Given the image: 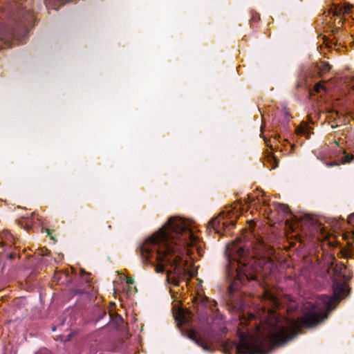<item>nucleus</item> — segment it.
I'll list each match as a JSON object with an SVG mask.
<instances>
[{
    "instance_id": "nucleus-32",
    "label": "nucleus",
    "mask_w": 354,
    "mask_h": 354,
    "mask_svg": "<svg viewBox=\"0 0 354 354\" xmlns=\"http://www.w3.org/2000/svg\"><path fill=\"white\" fill-rule=\"evenodd\" d=\"M335 114H336L337 115H338V114H339V113H338V112H337V111H335Z\"/></svg>"
},
{
    "instance_id": "nucleus-10",
    "label": "nucleus",
    "mask_w": 354,
    "mask_h": 354,
    "mask_svg": "<svg viewBox=\"0 0 354 354\" xmlns=\"http://www.w3.org/2000/svg\"><path fill=\"white\" fill-rule=\"evenodd\" d=\"M266 164L270 169H274L278 167L279 160L272 154H268L266 158Z\"/></svg>"
},
{
    "instance_id": "nucleus-18",
    "label": "nucleus",
    "mask_w": 354,
    "mask_h": 354,
    "mask_svg": "<svg viewBox=\"0 0 354 354\" xmlns=\"http://www.w3.org/2000/svg\"><path fill=\"white\" fill-rule=\"evenodd\" d=\"M177 319L179 320L180 322L181 323H185L187 322V319L186 317V315L184 313V312L183 311V310H180L178 313V317Z\"/></svg>"
},
{
    "instance_id": "nucleus-31",
    "label": "nucleus",
    "mask_w": 354,
    "mask_h": 354,
    "mask_svg": "<svg viewBox=\"0 0 354 354\" xmlns=\"http://www.w3.org/2000/svg\"><path fill=\"white\" fill-rule=\"evenodd\" d=\"M35 215V213H32V217L33 218V216Z\"/></svg>"
},
{
    "instance_id": "nucleus-2",
    "label": "nucleus",
    "mask_w": 354,
    "mask_h": 354,
    "mask_svg": "<svg viewBox=\"0 0 354 354\" xmlns=\"http://www.w3.org/2000/svg\"><path fill=\"white\" fill-rule=\"evenodd\" d=\"M203 243L190 221L170 217L158 230L148 236L139 247L143 261L151 266H194L203 254Z\"/></svg>"
},
{
    "instance_id": "nucleus-25",
    "label": "nucleus",
    "mask_w": 354,
    "mask_h": 354,
    "mask_svg": "<svg viewBox=\"0 0 354 354\" xmlns=\"http://www.w3.org/2000/svg\"><path fill=\"white\" fill-rule=\"evenodd\" d=\"M44 230L47 233L48 236H50L51 232L49 229H44Z\"/></svg>"
},
{
    "instance_id": "nucleus-22",
    "label": "nucleus",
    "mask_w": 354,
    "mask_h": 354,
    "mask_svg": "<svg viewBox=\"0 0 354 354\" xmlns=\"http://www.w3.org/2000/svg\"><path fill=\"white\" fill-rule=\"evenodd\" d=\"M156 268V271L157 272H164L165 270V268L167 267H162V266H160V267H155Z\"/></svg>"
},
{
    "instance_id": "nucleus-28",
    "label": "nucleus",
    "mask_w": 354,
    "mask_h": 354,
    "mask_svg": "<svg viewBox=\"0 0 354 354\" xmlns=\"http://www.w3.org/2000/svg\"><path fill=\"white\" fill-rule=\"evenodd\" d=\"M74 268H74V267H73V266H71V267H70V270H71V272H73V270H75Z\"/></svg>"
},
{
    "instance_id": "nucleus-16",
    "label": "nucleus",
    "mask_w": 354,
    "mask_h": 354,
    "mask_svg": "<svg viewBox=\"0 0 354 354\" xmlns=\"http://www.w3.org/2000/svg\"><path fill=\"white\" fill-rule=\"evenodd\" d=\"M342 9L343 15H350L354 10V6L349 3H346L344 6H343Z\"/></svg>"
},
{
    "instance_id": "nucleus-14",
    "label": "nucleus",
    "mask_w": 354,
    "mask_h": 354,
    "mask_svg": "<svg viewBox=\"0 0 354 354\" xmlns=\"http://www.w3.org/2000/svg\"><path fill=\"white\" fill-rule=\"evenodd\" d=\"M348 223L350 224V225H354V213L351 214L348 217ZM343 237L344 239H348L349 237H351V239L354 241V229L348 234H344L343 235Z\"/></svg>"
},
{
    "instance_id": "nucleus-7",
    "label": "nucleus",
    "mask_w": 354,
    "mask_h": 354,
    "mask_svg": "<svg viewBox=\"0 0 354 354\" xmlns=\"http://www.w3.org/2000/svg\"><path fill=\"white\" fill-rule=\"evenodd\" d=\"M172 270H167L168 283L178 286L181 281H188L195 276V272L187 269L188 267H171Z\"/></svg>"
},
{
    "instance_id": "nucleus-21",
    "label": "nucleus",
    "mask_w": 354,
    "mask_h": 354,
    "mask_svg": "<svg viewBox=\"0 0 354 354\" xmlns=\"http://www.w3.org/2000/svg\"><path fill=\"white\" fill-rule=\"evenodd\" d=\"M126 281L127 285H131L133 283V279L131 277H127L124 274L120 277Z\"/></svg>"
},
{
    "instance_id": "nucleus-27",
    "label": "nucleus",
    "mask_w": 354,
    "mask_h": 354,
    "mask_svg": "<svg viewBox=\"0 0 354 354\" xmlns=\"http://www.w3.org/2000/svg\"><path fill=\"white\" fill-rule=\"evenodd\" d=\"M208 299L207 297H205L203 300V305H206L207 304V301Z\"/></svg>"
},
{
    "instance_id": "nucleus-13",
    "label": "nucleus",
    "mask_w": 354,
    "mask_h": 354,
    "mask_svg": "<svg viewBox=\"0 0 354 354\" xmlns=\"http://www.w3.org/2000/svg\"><path fill=\"white\" fill-rule=\"evenodd\" d=\"M338 153L343 155V156L341 158L342 164L350 162L352 160L354 159V156L353 155L347 154L346 151L342 149L338 151Z\"/></svg>"
},
{
    "instance_id": "nucleus-6",
    "label": "nucleus",
    "mask_w": 354,
    "mask_h": 354,
    "mask_svg": "<svg viewBox=\"0 0 354 354\" xmlns=\"http://www.w3.org/2000/svg\"><path fill=\"white\" fill-rule=\"evenodd\" d=\"M187 337L202 347L205 351H213L214 343L216 342V339L209 332L201 333L194 330H190L187 333Z\"/></svg>"
},
{
    "instance_id": "nucleus-26",
    "label": "nucleus",
    "mask_w": 354,
    "mask_h": 354,
    "mask_svg": "<svg viewBox=\"0 0 354 354\" xmlns=\"http://www.w3.org/2000/svg\"><path fill=\"white\" fill-rule=\"evenodd\" d=\"M248 223L250 224V227H254V223L252 221H248Z\"/></svg>"
},
{
    "instance_id": "nucleus-4",
    "label": "nucleus",
    "mask_w": 354,
    "mask_h": 354,
    "mask_svg": "<svg viewBox=\"0 0 354 354\" xmlns=\"http://www.w3.org/2000/svg\"><path fill=\"white\" fill-rule=\"evenodd\" d=\"M241 203L237 202L226 207L220 215L209 222L207 230H213L216 233H220L221 223L224 232L230 231L235 225L236 221L241 214Z\"/></svg>"
},
{
    "instance_id": "nucleus-23",
    "label": "nucleus",
    "mask_w": 354,
    "mask_h": 354,
    "mask_svg": "<svg viewBox=\"0 0 354 354\" xmlns=\"http://www.w3.org/2000/svg\"><path fill=\"white\" fill-rule=\"evenodd\" d=\"M338 165H339V162H337L336 161H334V162H330V163H326V165L328 167H332V166Z\"/></svg>"
},
{
    "instance_id": "nucleus-11",
    "label": "nucleus",
    "mask_w": 354,
    "mask_h": 354,
    "mask_svg": "<svg viewBox=\"0 0 354 354\" xmlns=\"http://www.w3.org/2000/svg\"><path fill=\"white\" fill-rule=\"evenodd\" d=\"M17 256L15 252H3L0 254V263H10L9 261L15 259Z\"/></svg>"
},
{
    "instance_id": "nucleus-5",
    "label": "nucleus",
    "mask_w": 354,
    "mask_h": 354,
    "mask_svg": "<svg viewBox=\"0 0 354 354\" xmlns=\"http://www.w3.org/2000/svg\"><path fill=\"white\" fill-rule=\"evenodd\" d=\"M250 267H226L225 272L232 283L229 286L230 293L239 288V285H245L247 282L254 281L257 276L253 270L248 268Z\"/></svg>"
},
{
    "instance_id": "nucleus-29",
    "label": "nucleus",
    "mask_w": 354,
    "mask_h": 354,
    "mask_svg": "<svg viewBox=\"0 0 354 354\" xmlns=\"http://www.w3.org/2000/svg\"><path fill=\"white\" fill-rule=\"evenodd\" d=\"M283 113L286 115V117H288L289 115L286 111H284Z\"/></svg>"
},
{
    "instance_id": "nucleus-9",
    "label": "nucleus",
    "mask_w": 354,
    "mask_h": 354,
    "mask_svg": "<svg viewBox=\"0 0 354 354\" xmlns=\"http://www.w3.org/2000/svg\"><path fill=\"white\" fill-rule=\"evenodd\" d=\"M310 128L309 125L305 122H302L300 124V125H299L296 128V133L297 135L304 136L307 138H308L310 136Z\"/></svg>"
},
{
    "instance_id": "nucleus-19",
    "label": "nucleus",
    "mask_w": 354,
    "mask_h": 354,
    "mask_svg": "<svg viewBox=\"0 0 354 354\" xmlns=\"http://www.w3.org/2000/svg\"><path fill=\"white\" fill-rule=\"evenodd\" d=\"M324 90H325V87L321 82L316 84L314 86V91L317 93H319L321 92V91H324Z\"/></svg>"
},
{
    "instance_id": "nucleus-30",
    "label": "nucleus",
    "mask_w": 354,
    "mask_h": 354,
    "mask_svg": "<svg viewBox=\"0 0 354 354\" xmlns=\"http://www.w3.org/2000/svg\"><path fill=\"white\" fill-rule=\"evenodd\" d=\"M335 143L336 146L338 147V143L336 141L335 142Z\"/></svg>"
},
{
    "instance_id": "nucleus-15",
    "label": "nucleus",
    "mask_w": 354,
    "mask_h": 354,
    "mask_svg": "<svg viewBox=\"0 0 354 354\" xmlns=\"http://www.w3.org/2000/svg\"><path fill=\"white\" fill-rule=\"evenodd\" d=\"M342 6L339 5H334L333 8H330V12H331L333 16L340 17L343 15V9Z\"/></svg>"
},
{
    "instance_id": "nucleus-24",
    "label": "nucleus",
    "mask_w": 354,
    "mask_h": 354,
    "mask_svg": "<svg viewBox=\"0 0 354 354\" xmlns=\"http://www.w3.org/2000/svg\"><path fill=\"white\" fill-rule=\"evenodd\" d=\"M47 252H48V250H47V249H42V250H41V253H40V254H41V255H43V256H44V255H46V254H47Z\"/></svg>"
},
{
    "instance_id": "nucleus-12",
    "label": "nucleus",
    "mask_w": 354,
    "mask_h": 354,
    "mask_svg": "<svg viewBox=\"0 0 354 354\" xmlns=\"http://www.w3.org/2000/svg\"><path fill=\"white\" fill-rule=\"evenodd\" d=\"M317 68L319 70V75L322 76L324 74L329 72L331 68L330 64L326 62H322L319 64L317 65Z\"/></svg>"
},
{
    "instance_id": "nucleus-17",
    "label": "nucleus",
    "mask_w": 354,
    "mask_h": 354,
    "mask_svg": "<svg viewBox=\"0 0 354 354\" xmlns=\"http://www.w3.org/2000/svg\"><path fill=\"white\" fill-rule=\"evenodd\" d=\"M19 224L24 227L26 230H29L32 226V222L31 221H21Z\"/></svg>"
},
{
    "instance_id": "nucleus-3",
    "label": "nucleus",
    "mask_w": 354,
    "mask_h": 354,
    "mask_svg": "<svg viewBox=\"0 0 354 354\" xmlns=\"http://www.w3.org/2000/svg\"><path fill=\"white\" fill-rule=\"evenodd\" d=\"M261 243L259 248L251 250H245L244 246L241 244V239L229 244L226 248V255L229 260V265L237 263L240 266H273L272 260L263 250Z\"/></svg>"
},
{
    "instance_id": "nucleus-8",
    "label": "nucleus",
    "mask_w": 354,
    "mask_h": 354,
    "mask_svg": "<svg viewBox=\"0 0 354 354\" xmlns=\"http://www.w3.org/2000/svg\"><path fill=\"white\" fill-rule=\"evenodd\" d=\"M15 243L13 235L8 230H3L0 233V245L4 247H11Z\"/></svg>"
},
{
    "instance_id": "nucleus-20",
    "label": "nucleus",
    "mask_w": 354,
    "mask_h": 354,
    "mask_svg": "<svg viewBox=\"0 0 354 354\" xmlns=\"http://www.w3.org/2000/svg\"><path fill=\"white\" fill-rule=\"evenodd\" d=\"M278 209L284 214H288L289 212L288 206L284 204H279Z\"/></svg>"
},
{
    "instance_id": "nucleus-1",
    "label": "nucleus",
    "mask_w": 354,
    "mask_h": 354,
    "mask_svg": "<svg viewBox=\"0 0 354 354\" xmlns=\"http://www.w3.org/2000/svg\"><path fill=\"white\" fill-rule=\"evenodd\" d=\"M327 272L333 281V295H321L314 304L309 302L308 309L299 322L281 317L276 311L280 301L269 290L265 289L261 306L256 314L247 311L246 304L235 301L232 307L238 314V343L227 339L222 344L225 354H268L274 346L284 345L295 337L301 327H313L326 319L346 295V283L351 278L348 267H327Z\"/></svg>"
}]
</instances>
